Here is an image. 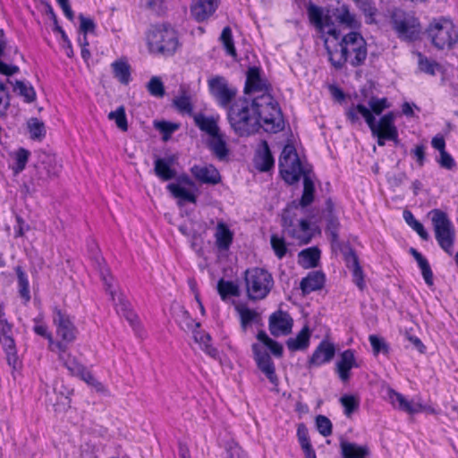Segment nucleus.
Segmentation results:
<instances>
[{"label": "nucleus", "mask_w": 458, "mask_h": 458, "mask_svg": "<svg viewBox=\"0 0 458 458\" xmlns=\"http://www.w3.org/2000/svg\"><path fill=\"white\" fill-rule=\"evenodd\" d=\"M209 94L216 100V104L226 109L235 99L237 89L229 84L228 81L221 75H215L208 80Z\"/></svg>", "instance_id": "obj_12"}, {"label": "nucleus", "mask_w": 458, "mask_h": 458, "mask_svg": "<svg viewBox=\"0 0 458 458\" xmlns=\"http://www.w3.org/2000/svg\"><path fill=\"white\" fill-rule=\"evenodd\" d=\"M146 89L150 96L162 98L165 95V88L162 80L157 76L150 78L146 85Z\"/></svg>", "instance_id": "obj_49"}, {"label": "nucleus", "mask_w": 458, "mask_h": 458, "mask_svg": "<svg viewBox=\"0 0 458 458\" xmlns=\"http://www.w3.org/2000/svg\"><path fill=\"white\" fill-rule=\"evenodd\" d=\"M195 125L210 137L216 136L220 132L217 120L213 116H206L202 113L193 114Z\"/></svg>", "instance_id": "obj_32"}, {"label": "nucleus", "mask_w": 458, "mask_h": 458, "mask_svg": "<svg viewBox=\"0 0 458 458\" xmlns=\"http://www.w3.org/2000/svg\"><path fill=\"white\" fill-rule=\"evenodd\" d=\"M412 157L415 159L417 165L422 167L426 161V148L423 144L416 145L414 148L411 150Z\"/></svg>", "instance_id": "obj_64"}, {"label": "nucleus", "mask_w": 458, "mask_h": 458, "mask_svg": "<svg viewBox=\"0 0 458 458\" xmlns=\"http://www.w3.org/2000/svg\"><path fill=\"white\" fill-rule=\"evenodd\" d=\"M220 5V0H191L190 13L191 18L200 23L208 21Z\"/></svg>", "instance_id": "obj_16"}, {"label": "nucleus", "mask_w": 458, "mask_h": 458, "mask_svg": "<svg viewBox=\"0 0 458 458\" xmlns=\"http://www.w3.org/2000/svg\"><path fill=\"white\" fill-rule=\"evenodd\" d=\"M3 305L0 303V344L12 349L15 341L13 337V325L5 318Z\"/></svg>", "instance_id": "obj_34"}, {"label": "nucleus", "mask_w": 458, "mask_h": 458, "mask_svg": "<svg viewBox=\"0 0 458 458\" xmlns=\"http://www.w3.org/2000/svg\"><path fill=\"white\" fill-rule=\"evenodd\" d=\"M293 326V319L287 311L278 310L269 316L268 329L275 337L288 335L292 332Z\"/></svg>", "instance_id": "obj_15"}, {"label": "nucleus", "mask_w": 458, "mask_h": 458, "mask_svg": "<svg viewBox=\"0 0 458 458\" xmlns=\"http://www.w3.org/2000/svg\"><path fill=\"white\" fill-rule=\"evenodd\" d=\"M217 293L222 301H226L231 297H239L241 291L237 284L233 281L220 278L216 284Z\"/></svg>", "instance_id": "obj_37"}, {"label": "nucleus", "mask_w": 458, "mask_h": 458, "mask_svg": "<svg viewBox=\"0 0 458 458\" xmlns=\"http://www.w3.org/2000/svg\"><path fill=\"white\" fill-rule=\"evenodd\" d=\"M33 327H32V330L33 332L47 339V342H48V350L50 352H52V349H53V335L52 333L48 330V327L47 325L46 324V322L44 321V316L42 314H38L37 317H35L33 319Z\"/></svg>", "instance_id": "obj_40"}, {"label": "nucleus", "mask_w": 458, "mask_h": 458, "mask_svg": "<svg viewBox=\"0 0 458 458\" xmlns=\"http://www.w3.org/2000/svg\"><path fill=\"white\" fill-rule=\"evenodd\" d=\"M347 262L352 263V270L354 284L359 287V289L363 290L365 286L364 275L362 271V267L360 265L359 258L354 251L350 252V259Z\"/></svg>", "instance_id": "obj_43"}, {"label": "nucleus", "mask_w": 458, "mask_h": 458, "mask_svg": "<svg viewBox=\"0 0 458 458\" xmlns=\"http://www.w3.org/2000/svg\"><path fill=\"white\" fill-rule=\"evenodd\" d=\"M219 40L223 45L226 55H230L233 58H235L237 56V50L234 46L233 31L229 26H225L222 30Z\"/></svg>", "instance_id": "obj_44"}, {"label": "nucleus", "mask_w": 458, "mask_h": 458, "mask_svg": "<svg viewBox=\"0 0 458 458\" xmlns=\"http://www.w3.org/2000/svg\"><path fill=\"white\" fill-rule=\"evenodd\" d=\"M173 105L181 114H192L193 106L188 95L182 94L174 98Z\"/></svg>", "instance_id": "obj_52"}, {"label": "nucleus", "mask_w": 458, "mask_h": 458, "mask_svg": "<svg viewBox=\"0 0 458 458\" xmlns=\"http://www.w3.org/2000/svg\"><path fill=\"white\" fill-rule=\"evenodd\" d=\"M53 325L55 327L57 340L53 338L52 352L57 354L58 360L72 376L78 377L89 386H101L92 372L79 361L76 356L69 350L78 335V329L66 311L58 307L53 309Z\"/></svg>", "instance_id": "obj_1"}, {"label": "nucleus", "mask_w": 458, "mask_h": 458, "mask_svg": "<svg viewBox=\"0 0 458 458\" xmlns=\"http://www.w3.org/2000/svg\"><path fill=\"white\" fill-rule=\"evenodd\" d=\"M356 7L363 13L365 22L367 24H373L376 22V16L377 14V8L373 0H352Z\"/></svg>", "instance_id": "obj_39"}, {"label": "nucleus", "mask_w": 458, "mask_h": 458, "mask_svg": "<svg viewBox=\"0 0 458 458\" xmlns=\"http://www.w3.org/2000/svg\"><path fill=\"white\" fill-rule=\"evenodd\" d=\"M307 14L310 23L321 34L323 40L327 30L335 27L331 17L325 15L323 9L314 4L312 2H310L307 5Z\"/></svg>", "instance_id": "obj_17"}, {"label": "nucleus", "mask_w": 458, "mask_h": 458, "mask_svg": "<svg viewBox=\"0 0 458 458\" xmlns=\"http://www.w3.org/2000/svg\"><path fill=\"white\" fill-rule=\"evenodd\" d=\"M339 228L340 222L336 216H327L326 233L333 243L339 239Z\"/></svg>", "instance_id": "obj_53"}, {"label": "nucleus", "mask_w": 458, "mask_h": 458, "mask_svg": "<svg viewBox=\"0 0 458 458\" xmlns=\"http://www.w3.org/2000/svg\"><path fill=\"white\" fill-rule=\"evenodd\" d=\"M177 159L175 155H172L167 158H157L154 162L155 174L163 182H167L176 176V171L172 165Z\"/></svg>", "instance_id": "obj_23"}, {"label": "nucleus", "mask_w": 458, "mask_h": 458, "mask_svg": "<svg viewBox=\"0 0 458 458\" xmlns=\"http://www.w3.org/2000/svg\"><path fill=\"white\" fill-rule=\"evenodd\" d=\"M115 310L116 312L123 316L131 326L137 321L138 317L131 309V305L127 301L120 299L118 303L115 304Z\"/></svg>", "instance_id": "obj_51"}, {"label": "nucleus", "mask_w": 458, "mask_h": 458, "mask_svg": "<svg viewBox=\"0 0 458 458\" xmlns=\"http://www.w3.org/2000/svg\"><path fill=\"white\" fill-rule=\"evenodd\" d=\"M426 33L432 45L439 49H451L458 43V29L453 21L446 17L434 18L428 24Z\"/></svg>", "instance_id": "obj_8"}, {"label": "nucleus", "mask_w": 458, "mask_h": 458, "mask_svg": "<svg viewBox=\"0 0 458 458\" xmlns=\"http://www.w3.org/2000/svg\"><path fill=\"white\" fill-rule=\"evenodd\" d=\"M369 106L373 115H380L384 110L390 106V104L386 98L372 97L369 101Z\"/></svg>", "instance_id": "obj_58"}, {"label": "nucleus", "mask_w": 458, "mask_h": 458, "mask_svg": "<svg viewBox=\"0 0 458 458\" xmlns=\"http://www.w3.org/2000/svg\"><path fill=\"white\" fill-rule=\"evenodd\" d=\"M324 47L335 71L343 70L347 64L353 68L360 67L368 57L367 41L358 31L342 35L336 27L329 28L324 37Z\"/></svg>", "instance_id": "obj_2"}, {"label": "nucleus", "mask_w": 458, "mask_h": 458, "mask_svg": "<svg viewBox=\"0 0 458 458\" xmlns=\"http://www.w3.org/2000/svg\"><path fill=\"white\" fill-rule=\"evenodd\" d=\"M347 121L351 124H356L360 122V116L363 117L367 125L372 124L375 116L372 114L370 109L363 104L352 105L345 112Z\"/></svg>", "instance_id": "obj_27"}, {"label": "nucleus", "mask_w": 458, "mask_h": 458, "mask_svg": "<svg viewBox=\"0 0 458 458\" xmlns=\"http://www.w3.org/2000/svg\"><path fill=\"white\" fill-rule=\"evenodd\" d=\"M30 137L33 140L42 141L46 137L45 123L37 117H32L27 122Z\"/></svg>", "instance_id": "obj_42"}, {"label": "nucleus", "mask_w": 458, "mask_h": 458, "mask_svg": "<svg viewBox=\"0 0 458 458\" xmlns=\"http://www.w3.org/2000/svg\"><path fill=\"white\" fill-rule=\"evenodd\" d=\"M396 115L393 111H389L381 115L378 121L376 118L372 124L369 126L373 136L377 137V143L383 147L386 140L399 142V132L395 125Z\"/></svg>", "instance_id": "obj_11"}, {"label": "nucleus", "mask_w": 458, "mask_h": 458, "mask_svg": "<svg viewBox=\"0 0 458 458\" xmlns=\"http://www.w3.org/2000/svg\"><path fill=\"white\" fill-rule=\"evenodd\" d=\"M10 106V96L6 85L0 80V117L4 116Z\"/></svg>", "instance_id": "obj_61"}, {"label": "nucleus", "mask_w": 458, "mask_h": 458, "mask_svg": "<svg viewBox=\"0 0 458 458\" xmlns=\"http://www.w3.org/2000/svg\"><path fill=\"white\" fill-rule=\"evenodd\" d=\"M336 353V346L327 337L322 339L308 358V369L319 368L330 363Z\"/></svg>", "instance_id": "obj_14"}, {"label": "nucleus", "mask_w": 458, "mask_h": 458, "mask_svg": "<svg viewBox=\"0 0 458 458\" xmlns=\"http://www.w3.org/2000/svg\"><path fill=\"white\" fill-rule=\"evenodd\" d=\"M337 18L341 23L345 24L349 28H355L358 24L355 15L350 12L346 5L342 6Z\"/></svg>", "instance_id": "obj_59"}, {"label": "nucleus", "mask_w": 458, "mask_h": 458, "mask_svg": "<svg viewBox=\"0 0 458 458\" xmlns=\"http://www.w3.org/2000/svg\"><path fill=\"white\" fill-rule=\"evenodd\" d=\"M326 283V276L322 271H311L301 280L300 288L303 295L321 290Z\"/></svg>", "instance_id": "obj_22"}, {"label": "nucleus", "mask_w": 458, "mask_h": 458, "mask_svg": "<svg viewBox=\"0 0 458 458\" xmlns=\"http://www.w3.org/2000/svg\"><path fill=\"white\" fill-rule=\"evenodd\" d=\"M235 310L239 315L241 329L245 333L248 327L259 318V313L245 305H237Z\"/></svg>", "instance_id": "obj_38"}, {"label": "nucleus", "mask_w": 458, "mask_h": 458, "mask_svg": "<svg viewBox=\"0 0 458 458\" xmlns=\"http://www.w3.org/2000/svg\"><path fill=\"white\" fill-rule=\"evenodd\" d=\"M259 105V123H263L266 131L276 133L284 129L281 109L276 102L270 101L260 108Z\"/></svg>", "instance_id": "obj_13"}, {"label": "nucleus", "mask_w": 458, "mask_h": 458, "mask_svg": "<svg viewBox=\"0 0 458 458\" xmlns=\"http://www.w3.org/2000/svg\"><path fill=\"white\" fill-rule=\"evenodd\" d=\"M316 428L318 433L324 437H327L333 433V424L325 415H318L315 419Z\"/></svg>", "instance_id": "obj_54"}, {"label": "nucleus", "mask_w": 458, "mask_h": 458, "mask_svg": "<svg viewBox=\"0 0 458 458\" xmlns=\"http://www.w3.org/2000/svg\"><path fill=\"white\" fill-rule=\"evenodd\" d=\"M419 69L427 74L435 75L436 69L438 67V64L434 60H429L428 57L419 53Z\"/></svg>", "instance_id": "obj_57"}, {"label": "nucleus", "mask_w": 458, "mask_h": 458, "mask_svg": "<svg viewBox=\"0 0 458 458\" xmlns=\"http://www.w3.org/2000/svg\"><path fill=\"white\" fill-rule=\"evenodd\" d=\"M403 219L406 222V224L412 230H414L422 240H425V241L428 240V233L427 230L425 229L424 225L414 217L411 211L407 210V209L404 210L403 213Z\"/></svg>", "instance_id": "obj_47"}, {"label": "nucleus", "mask_w": 458, "mask_h": 458, "mask_svg": "<svg viewBox=\"0 0 458 458\" xmlns=\"http://www.w3.org/2000/svg\"><path fill=\"white\" fill-rule=\"evenodd\" d=\"M430 214L435 237L438 245L445 253L452 256L455 238L452 222L446 213L440 209H433Z\"/></svg>", "instance_id": "obj_9"}, {"label": "nucleus", "mask_w": 458, "mask_h": 458, "mask_svg": "<svg viewBox=\"0 0 458 458\" xmlns=\"http://www.w3.org/2000/svg\"><path fill=\"white\" fill-rule=\"evenodd\" d=\"M145 2V6L149 11L157 13L162 14L165 12L166 6L165 3L167 0H143Z\"/></svg>", "instance_id": "obj_63"}, {"label": "nucleus", "mask_w": 458, "mask_h": 458, "mask_svg": "<svg viewBox=\"0 0 458 458\" xmlns=\"http://www.w3.org/2000/svg\"><path fill=\"white\" fill-rule=\"evenodd\" d=\"M340 451L343 458H367L370 454L368 445H359L346 440L340 442Z\"/></svg>", "instance_id": "obj_29"}, {"label": "nucleus", "mask_w": 458, "mask_h": 458, "mask_svg": "<svg viewBox=\"0 0 458 458\" xmlns=\"http://www.w3.org/2000/svg\"><path fill=\"white\" fill-rule=\"evenodd\" d=\"M13 159L14 164L12 166V170L14 174H18L21 173L27 165V163L29 161V158L30 157V150L24 148H19L14 153H13Z\"/></svg>", "instance_id": "obj_46"}, {"label": "nucleus", "mask_w": 458, "mask_h": 458, "mask_svg": "<svg viewBox=\"0 0 458 458\" xmlns=\"http://www.w3.org/2000/svg\"><path fill=\"white\" fill-rule=\"evenodd\" d=\"M13 92L22 98L24 103L31 104L37 99V93L30 82L16 80L13 84Z\"/></svg>", "instance_id": "obj_35"}, {"label": "nucleus", "mask_w": 458, "mask_h": 458, "mask_svg": "<svg viewBox=\"0 0 458 458\" xmlns=\"http://www.w3.org/2000/svg\"><path fill=\"white\" fill-rule=\"evenodd\" d=\"M155 126L163 134V139L165 140H168L172 133H174L179 128L177 123L167 121L157 122Z\"/></svg>", "instance_id": "obj_60"}, {"label": "nucleus", "mask_w": 458, "mask_h": 458, "mask_svg": "<svg viewBox=\"0 0 458 458\" xmlns=\"http://www.w3.org/2000/svg\"><path fill=\"white\" fill-rule=\"evenodd\" d=\"M288 235L298 241L300 244H308L312 240L314 233L310 223L306 219H301L298 226L288 229Z\"/></svg>", "instance_id": "obj_30"}, {"label": "nucleus", "mask_w": 458, "mask_h": 458, "mask_svg": "<svg viewBox=\"0 0 458 458\" xmlns=\"http://www.w3.org/2000/svg\"><path fill=\"white\" fill-rule=\"evenodd\" d=\"M228 122L240 136L254 132L259 123V104L245 97L236 98L226 109Z\"/></svg>", "instance_id": "obj_4"}, {"label": "nucleus", "mask_w": 458, "mask_h": 458, "mask_svg": "<svg viewBox=\"0 0 458 458\" xmlns=\"http://www.w3.org/2000/svg\"><path fill=\"white\" fill-rule=\"evenodd\" d=\"M13 269L17 276L19 296L21 297L23 304L26 305L30 301L31 299L29 276L23 267L21 265L14 267Z\"/></svg>", "instance_id": "obj_31"}, {"label": "nucleus", "mask_w": 458, "mask_h": 458, "mask_svg": "<svg viewBox=\"0 0 458 458\" xmlns=\"http://www.w3.org/2000/svg\"><path fill=\"white\" fill-rule=\"evenodd\" d=\"M355 354L356 352L353 349H346L340 353L339 360L335 363V372L342 382H348L351 378V370L360 367Z\"/></svg>", "instance_id": "obj_18"}, {"label": "nucleus", "mask_w": 458, "mask_h": 458, "mask_svg": "<svg viewBox=\"0 0 458 458\" xmlns=\"http://www.w3.org/2000/svg\"><path fill=\"white\" fill-rule=\"evenodd\" d=\"M79 20L80 31L84 34V37H87L88 33H95L96 23L91 18L85 17L82 13H80Z\"/></svg>", "instance_id": "obj_62"}, {"label": "nucleus", "mask_w": 458, "mask_h": 458, "mask_svg": "<svg viewBox=\"0 0 458 458\" xmlns=\"http://www.w3.org/2000/svg\"><path fill=\"white\" fill-rule=\"evenodd\" d=\"M149 53L165 56L174 55L181 47L177 30L169 23L152 25L146 33Z\"/></svg>", "instance_id": "obj_6"}, {"label": "nucleus", "mask_w": 458, "mask_h": 458, "mask_svg": "<svg viewBox=\"0 0 458 458\" xmlns=\"http://www.w3.org/2000/svg\"><path fill=\"white\" fill-rule=\"evenodd\" d=\"M311 331L308 325H305L295 337H290L286 340L287 349L293 352L297 351H305L310 344Z\"/></svg>", "instance_id": "obj_26"}, {"label": "nucleus", "mask_w": 458, "mask_h": 458, "mask_svg": "<svg viewBox=\"0 0 458 458\" xmlns=\"http://www.w3.org/2000/svg\"><path fill=\"white\" fill-rule=\"evenodd\" d=\"M409 252L417 261L425 283L428 286L432 285L434 283L433 272L428 259L414 248H411Z\"/></svg>", "instance_id": "obj_36"}, {"label": "nucleus", "mask_w": 458, "mask_h": 458, "mask_svg": "<svg viewBox=\"0 0 458 458\" xmlns=\"http://www.w3.org/2000/svg\"><path fill=\"white\" fill-rule=\"evenodd\" d=\"M110 120H114L116 126L123 131H128V122L126 117L125 109L123 106H119L115 111L108 114Z\"/></svg>", "instance_id": "obj_55"}, {"label": "nucleus", "mask_w": 458, "mask_h": 458, "mask_svg": "<svg viewBox=\"0 0 458 458\" xmlns=\"http://www.w3.org/2000/svg\"><path fill=\"white\" fill-rule=\"evenodd\" d=\"M387 396L392 404L398 403V408L409 414H415L426 410V407L421 403L413 404L408 401L401 393L389 387L387 390Z\"/></svg>", "instance_id": "obj_24"}, {"label": "nucleus", "mask_w": 458, "mask_h": 458, "mask_svg": "<svg viewBox=\"0 0 458 458\" xmlns=\"http://www.w3.org/2000/svg\"><path fill=\"white\" fill-rule=\"evenodd\" d=\"M271 248L278 259H282L287 253L288 248L284 237L272 234L270 237Z\"/></svg>", "instance_id": "obj_50"}, {"label": "nucleus", "mask_w": 458, "mask_h": 458, "mask_svg": "<svg viewBox=\"0 0 458 458\" xmlns=\"http://www.w3.org/2000/svg\"><path fill=\"white\" fill-rule=\"evenodd\" d=\"M114 77L123 85L131 81V67L126 57H121L111 64Z\"/></svg>", "instance_id": "obj_28"}, {"label": "nucleus", "mask_w": 458, "mask_h": 458, "mask_svg": "<svg viewBox=\"0 0 458 458\" xmlns=\"http://www.w3.org/2000/svg\"><path fill=\"white\" fill-rule=\"evenodd\" d=\"M243 281L248 299L254 301L267 298L274 287L272 274L259 267L247 268Z\"/></svg>", "instance_id": "obj_7"}, {"label": "nucleus", "mask_w": 458, "mask_h": 458, "mask_svg": "<svg viewBox=\"0 0 458 458\" xmlns=\"http://www.w3.org/2000/svg\"><path fill=\"white\" fill-rule=\"evenodd\" d=\"M369 341L371 345L374 355H378L379 353L387 355L389 353V345L386 343V341L383 338L376 335H370L369 336Z\"/></svg>", "instance_id": "obj_56"}, {"label": "nucleus", "mask_w": 458, "mask_h": 458, "mask_svg": "<svg viewBox=\"0 0 458 458\" xmlns=\"http://www.w3.org/2000/svg\"><path fill=\"white\" fill-rule=\"evenodd\" d=\"M259 343L251 345L253 359L257 368L267 377L268 381L278 386L279 378L276 372L275 363L269 353L264 349L267 347L276 358H281L284 354V348L281 344L270 338L264 330H259L256 335Z\"/></svg>", "instance_id": "obj_5"}, {"label": "nucleus", "mask_w": 458, "mask_h": 458, "mask_svg": "<svg viewBox=\"0 0 458 458\" xmlns=\"http://www.w3.org/2000/svg\"><path fill=\"white\" fill-rule=\"evenodd\" d=\"M299 263L304 268H314L319 264L321 251L318 247H310L299 253Z\"/></svg>", "instance_id": "obj_33"}, {"label": "nucleus", "mask_w": 458, "mask_h": 458, "mask_svg": "<svg viewBox=\"0 0 458 458\" xmlns=\"http://www.w3.org/2000/svg\"><path fill=\"white\" fill-rule=\"evenodd\" d=\"M339 403L343 407L344 416L351 418L359 410L360 400L357 395L346 394L340 397Z\"/></svg>", "instance_id": "obj_41"}, {"label": "nucleus", "mask_w": 458, "mask_h": 458, "mask_svg": "<svg viewBox=\"0 0 458 458\" xmlns=\"http://www.w3.org/2000/svg\"><path fill=\"white\" fill-rule=\"evenodd\" d=\"M167 191L176 199L196 204L197 197L194 193L189 191L178 183H169L166 185Z\"/></svg>", "instance_id": "obj_45"}, {"label": "nucleus", "mask_w": 458, "mask_h": 458, "mask_svg": "<svg viewBox=\"0 0 458 458\" xmlns=\"http://www.w3.org/2000/svg\"><path fill=\"white\" fill-rule=\"evenodd\" d=\"M278 165L282 179L289 185L296 183L303 176V191L297 207L304 208L311 205L315 199V185L306 174L293 145L286 144L283 148Z\"/></svg>", "instance_id": "obj_3"}, {"label": "nucleus", "mask_w": 458, "mask_h": 458, "mask_svg": "<svg viewBox=\"0 0 458 458\" xmlns=\"http://www.w3.org/2000/svg\"><path fill=\"white\" fill-rule=\"evenodd\" d=\"M215 243L218 250L227 251L233 241V233L228 225L224 221H219L214 233Z\"/></svg>", "instance_id": "obj_25"}, {"label": "nucleus", "mask_w": 458, "mask_h": 458, "mask_svg": "<svg viewBox=\"0 0 458 458\" xmlns=\"http://www.w3.org/2000/svg\"><path fill=\"white\" fill-rule=\"evenodd\" d=\"M192 176L200 183L216 185L221 182V175L213 165H194L190 169Z\"/></svg>", "instance_id": "obj_20"}, {"label": "nucleus", "mask_w": 458, "mask_h": 458, "mask_svg": "<svg viewBox=\"0 0 458 458\" xmlns=\"http://www.w3.org/2000/svg\"><path fill=\"white\" fill-rule=\"evenodd\" d=\"M270 89V84L261 77L259 67L251 66L248 69L244 86L245 93L264 92Z\"/></svg>", "instance_id": "obj_19"}, {"label": "nucleus", "mask_w": 458, "mask_h": 458, "mask_svg": "<svg viewBox=\"0 0 458 458\" xmlns=\"http://www.w3.org/2000/svg\"><path fill=\"white\" fill-rule=\"evenodd\" d=\"M210 149L219 159H224L228 156L229 150L223 134L220 132L216 136L211 137Z\"/></svg>", "instance_id": "obj_48"}, {"label": "nucleus", "mask_w": 458, "mask_h": 458, "mask_svg": "<svg viewBox=\"0 0 458 458\" xmlns=\"http://www.w3.org/2000/svg\"><path fill=\"white\" fill-rule=\"evenodd\" d=\"M391 22L399 38L406 41H414L419 38L421 26L414 14L400 9L394 10L391 16Z\"/></svg>", "instance_id": "obj_10"}, {"label": "nucleus", "mask_w": 458, "mask_h": 458, "mask_svg": "<svg viewBox=\"0 0 458 458\" xmlns=\"http://www.w3.org/2000/svg\"><path fill=\"white\" fill-rule=\"evenodd\" d=\"M254 163L260 172H267L274 167L275 159L267 140L260 141L255 153Z\"/></svg>", "instance_id": "obj_21"}]
</instances>
